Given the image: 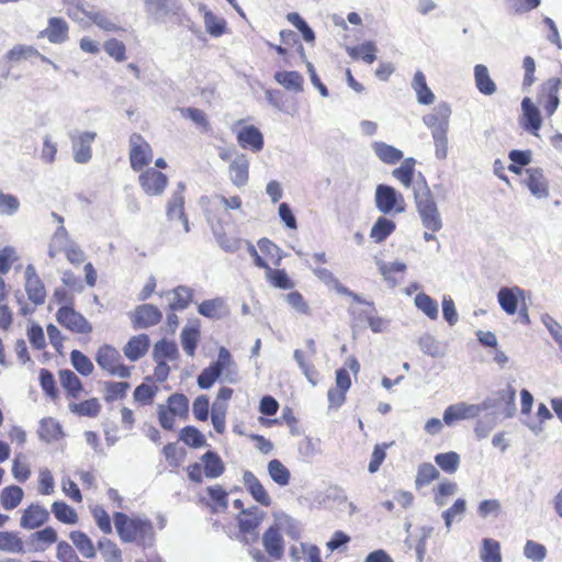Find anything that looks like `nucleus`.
I'll return each mask as SVG.
<instances>
[{
	"label": "nucleus",
	"mask_w": 562,
	"mask_h": 562,
	"mask_svg": "<svg viewBox=\"0 0 562 562\" xmlns=\"http://www.w3.org/2000/svg\"><path fill=\"white\" fill-rule=\"evenodd\" d=\"M149 337L146 334L133 336L124 346L123 352L131 361L140 359L149 348Z\"/></svg>",
	"instance_id": "obj_24"
},
{
	"label": "nucleus",
	"mask_w": 562,
	"mask_h": 562,
	"mask_svg": "<svg viewBox=\"0 0 562 562\" xmlns=\"http://www.w3.org/2000/svg\"><path fill=\"white\" fill-rule=\"evenodd\" d=\"M180 439L192 448L206 446L204 435L194 426H186L180 431Z\"/></svg>",
	"instance_id": "obj_50"
},
{
	"label": "nucleus",
	"mask_w": 562,
	"mask_h": 562,
	"mask_svg": "<svg viewBox=\"0 0 562 562\" xmlns=\"http://www.w3.org/2000/svg\"><path fill=\"white\" fill-rule=\"evenodd\" d=\"M97 137L95 132L85 131L72 136V159L78 164H87L92 158V144Z\"/></svg>",
	"instance_id": "obj_9"
},
{
	"label": "nucleus",
	"mask_w": 562,
	"mask_h": 562,
	"mask_svg": "<svg viewBox=\"0 0 562 562\" xmlns=\"http://www.w3.org/2000/svg\"><path fill=\"white\" fill-rule=\"evenodd\" d=\"M480 558L482 562H502L499 542L491 538H484L482 540Z\"/></svg>",
	"instance_id": "obj_48"
},
{
	"label": "nucleus",
	"mask_w": 562,
	"mask_h": 562,
	"mask_svg": "<svg viewBox=\"0 0 562 562\" xmlns=\"http://www.w3.org/2000/svg\"><path fill=\"white\" fill-rule=\"evenodd\" d=\"M207 495L215 503L216 508L212 510L215 513L217 510L226 512L228 508V494L221 485H213L206 488Z\"/></svg>",
	"instance_id": "obj_57"
},
{
	"label": "nucleus",
	"mask_w": 562,
	"mask_h": 562,
	"mask_svg": "<svg viewBox=\"0 0 562 562\" xmlns=\"http://www.w3.org/2000/svg\"><path fill=\"white\" fill-rule=\"evenodd\" d=\"M351 386L350 375L346 368H339L336 371V387L329 389L327 400L329 408H339L346 401V392Z\"/></svg>",
	"instance_id": "obj_12"
},
{
	"label": "nucleus",
	"mask_w": 562,
	"mask_h": 562,
	"mask_svg": "<svg viewBox=\"0 0 562 562\" xmlns=\"http://www.w3.org/2000/svg\"><path fill=\"white\" fill-rule=\"evenodd\" d=\"M439 475L440 473L434 464L429 462L422 463L417 470L415 485L417 488L428 485L430 482L437 480Z\"/></svg>",
	"instance_id": "obj_49"
},
{
	"label": "nucleus",
	"mask_w": 562,
	"mask_h": 562,
	"mask_svg": "<svg viewBox=\"0 0 562 562\" xmlns=\"http://www.w3.org/2000/svg\"><path fill=\"white\" fill-rule=\"evenodd\" d=\"M168 409L171 414L178 415L180 417L188 416L189 413V400L182 393L171 394L168 400Z\"/></svg>",
	"instance_id": "obj_54"
},
{
	"label": "nucleus",
	"mask_w": 562,
	"mask_h": 562,
	"mask_svg": "<svg viewBox=\"0 0 562 562\" xmlns=\"http://www.w3.org/2000/svg\"><path fill=\"white\" fill-rule=\"evenodd\" d=\"M374 202L376 209L385 215L403 213L406 206L403 194L387 184L376 187Z\"/></svg>",
	"instance_id": "obj_3"
},
{
	"label": "nucleus",
	"mask_w": 562,
	"mask_h": 562,
	"mask_svg": "<svg viewBox=\"0 0 562 562\" xmlns=\"http://www.w3.org/2000/svg\"><path fill=\"white\" fill-rule=\"evenodd\" d=\"M179 357V350L175 341L161 339L154 346L153 358L154 360H175Z\"/></svg>",
	"instance_id": "obj_42"
},
{
	"label": "nucleus",
	"mask_w": 562,
	"mask_h": 562,
	"mask_svg": "<svg viewBox=\"0 0 562 562\" xmlns=\"http://www.w3.org/2000/svg\"><path fill=\"white\" fill-rule=\"evenodd\" d=\"M527 178L525 183L531 194L538 199H546L549 196V184L541 168L526 169Z\"/></svg>",
	"instance_id": "obj_16"
},
{
	"label": "nucleus",
	"mask_w": 562,
	"mask_h": 562,
	"mask_svg": "<svg viewBox=\"0 0 562 562\" xmlns=\"http://www.w3.org/2000/svg\"><path fill=\"white\" fill-rule=\"evenodd\" d=\"M121 358L117 349L110 345H104L99 348L95 361L101 369L108 371L111 375L128 378L131 375V368L122 364Z\"/></svg>",
	"instance_id": "obj_4"
},
{
	"label": "nucleus",
	"mask_w": 562,
	"mask_h": 562,
	"mask_svg": "<svg viewBox=\"0 0 562 562\" xmlns=\"http://www.w3.org/2000/svg\"><path fill=\"white\" fill-rule=\"evenodd\" d=\"M346 50L351 58L362 59L367 64H372L376 59V46L373 42H366L358 46L347 47Z\"/></svg>",
	"instance_id": "obj_44"
},
{
	"label": "nucleus",
	"mask_w": 562,
	"mask_h": 562,
	"mask_svg": "<svg viewBox=\"0 0 562 562\" xmlns=\"http://www.w3.org/2000/svg\"><path fill=\"white\" fill-rule=\"evenodd\" d=\"M286 20L301 32L303 40L306 43H313L315 41L314 31L310 27L307 22L297 12L288 13Z\"/></svg>",
	"instance_id": "obj_52"
},
{
	"label": "nucleus",
	"mask_w": 562,
	"mask_h": 562,
	"mask_svg": "<svg viewBox=\"0 0 562 562\" xmlns=\"http://www.w3.org/2000/svg\"><path fill=\"white\" fill-rule=\"evenodd\" d=\"M72 368L86 376L91 374L94 369L92 361L81 351L75 349H72Z\"/></svg>",
	"instance_id": "obj_63"
},
{
	"label": "nucleus",
	"mask_w": 562,
	"mask_h": 562,
	"mask_svg": "<svg viewBox=\"0 0 562 562\" xmlns=\"http://www.w3.org/2000/svg\"><path fill=\"white\" fill-rule=\"evenodd\" d=\"M524 295V290L518 286L502 288L497 293V300L502 310L508 315H514L518 310V297Z\"/></svg>",
	"instance_id": "obj_23"
},
{
	"label": "nucleus",
	"mask_w": 562,
	"mask_h": 562,
	"mask_svg": "<svg viewBox=\"0 0 562 562\" xmlns=\"http://www.w3.org/2000/svg\"><path fill=\"white\" fill-rule=\"evenodd\" d=\"M243 483L257 503L266 507L271 505V497L269 496L265 486L251 471L247 470L244 472Z\"/></svg>",
	"instance_id": "obj_20"
},
{
	"label": "nucleus",
	"mask_w": 562,
	"mask_h": 562,
	"mask_svg": "<svg viewBox=\"0 0 562 562\" xmlns=\"http://www.w3.org/2000/svg\"><path fill=\"white\" fill-rule=\"evenodd\" d=\"M480 415V407L477 404H468L460 402L449 405L443 412V423L448 426L457 420L472 419Z\"/></svg>",
	"instance_id": "obj_14"
},
{
	"label": "nucleus",
	"mask_w": 562,
	"mask_h": 562,
	"mask_svg": "<svg viewBox=\"0 0 562 562\" xmlns=\"http://www.w3.org/2000/svg\"><path fill=\"white\" fill-rule=\"evenodd\" d=\"M415 306L422 311L427 317L435 321L439 316V307L436 300L428 294L422 292L414 299Z\"/></svg>",
	"instance_id": "obj_43"
},
{
	"label": "nucleus",
	"mask_w": 562,
	"mask_h": 562,
	"mask_svg": "<svg viewBox=\"0 0 562 562\" xmlns=\"http://www.w3.org/2000/svg\"><path fill=\"white\" fill-rule=\"evenodd\" d=\"M59 255H64L67 260L70 261V247L68 245V233L67 229L60 225L55 234L53 235L49 246L48 256L52 259L57 258Z\"/></svg>",
	"instance_id": "obj_21"
},
{
	"label": "nucleus",
	"mask_w": 562,
	"mask_h": 562,
	"mask_svg": "<svg viewBox=\"0 0 562 562\" xmlns=\"http://www.w3.org/2000/svg\"><path fill=\"white\" fill-rule=\"evenodd\" d=\"M184 190L186 184L183 182H179L177 184V190L173 192L167 206V216L169 220L183 217Z\"/></svg>",
	"instance_id": "obj_33"
},
{
	"label": "nucleus",
	"mask_w": 562,
	"mask_h": 562,
	"mask_svg": "<svg viewBox=\"0 0 562 562\" xmlns=\"http://www.w3.org/2000/svg\"><path fill=\"white\" fill-rule=\"evenodd\" d=\"M25 291L29 300L35 305L44 303L46 296L45 288L33 265H27L25 268Z\"/></svg>",
	"instance_id": "obj_15"
},
{
	"label": "nucleus",
	"mask_w": 562,
	"mask_h": 562,
	"mask_svg": "<svg viewBox=\"0 0 562 562\" xmlns=\"http://www.w3.org/2000/svg\"><path fill=\"white\" fill-rule=\"evenodd\" d=\"M412 88L415 91L417 101L420 104L429 105L435 101V94L427 86L426 77L420 70L415 72L412 80Z\"/></svg>",
	"instance_id": "obj_29"
},
{
	"label": "nucleus",
	"mask_w": 562,
	"mask_h": 562,
	"mask_svg": "<svg viewBox=\"0 0 562 562\" xmlns=\"http://www.w3.org/2000/svg\"><path fill=\"white\" fill-rule=\"evenodd\" d=\"M68 24L60 18H50L45 30L41 31L38 37H46L50 43H61L67 38Z\"/></svg>",
	"instance_id": "obj_25"
},
{
	"label": "nucleus",
	"mask_w": 562,
	"mask_h": 562,
	"mask_svg": "<svg viewBox=\"0 0 562 562\" xmlns=\"http://www.w3.org/2000/svg\"><path fill=\"white\" fill-rule=\"evenodd\" d=\"M204 25L206 32L215 37L223 35L226 30V21L222 18H217L211 11L204 13Z\"/></svg>",
	"instance_id": "obj_56"
},
{
	"label": "nucleus",
	"mask_w": 562,
	"mask_h": 562,
	"mask_svg": "<svg viewBox=\"0 0 562 562\" xmlns=\"http://www.w3.org/2000/svg\"><path fill=\"white\" fill-rule=\"evenodd\" d=\"M57 541V533L54 528L46 527L31 535V543L34 551H44L48 546Z\"/></svg>",
	"instance_id": "obj_37"
},
{
	"label": "nucleus",
	"mask_w": 562,
	"mask_h": 562,
	"mask_svg": "<svg viewBox=\"0 0 562 562\" xmlns=\"http://www.w3.org/2000/svg\"><path fill=\"white\" fill-rule=\"evenodd\" d=\"M87 16L100 29L108 32H115L122 30L119 26L117 19L105 11H93L80 8L76 4V10L72 9V21H82Z\"/></svg>",
	"instance_id": "obj_7"
},
{
	"label": "nucleus",
	"mask_w": 562,
	"mask_h": 562,
	"mask_svg": "<svg viewBox=\"0 0 562 562\" xmlns=\"http://www.w3.org/2000/svg\"><path fill=\"white\" fill-rule=\"evenodd\" d=\"M7 58L10 61L20 63L21 60H27L33 57H38L45 63H52L47 57L42 55L34 46L18 44L14 45L8 53Z\"/></svg>",
	"instance_id": "obj_30"
},
{
	"label": "nucleus",
	"mask_w": 562,
	"mask_h": 562,
	"mask_svg": "<svg viewBox=\"0 0 562 562\" xmlns=\"http://www.w3.org/2000/svg\"><path fill=\"white\" fill-rule=\"evenodd\" d=\"M416 160L412 157L404 159L398 168L392 171V176L397 179L405 188H411L414 179Z\"/></svg>",
	"instance_id": "obj_39"
},
{
	"label": "nucleus",
	"mask_w": 562,
	"mask_h": 562,
	"mask_svg": "<svg viewBox=\"0 0 562 562\" xmlns=\"http://www.w3.org/2000/svg\"><path fill=\"white\" fill-rule=\"evenodd\" d=\"M162 318L161 312L153 304L139 305L134 313V327L148 328L157 325Z\"/></svg>",
	"instance_id": "obj_18"
},
{
	"label": "nucleus",
	"mask_w": 562,
	"mask_h": 562,
	"mask_svg": "<svg viewBox=\"0 0 562 562\" xmlns=\"http://www.w3.org/2000/svg\"><path fill=\"white\" fill-rule=\"evenodd\" d=\"M99 550L106 562H122L121 551L111 540L101 539L99 541Z\"/></svg>",
	"instance_id": "obj_60"
},
{
	"label": "nucleus",
	"mask_w": 562,
	"mask_h": 562,
	"mask_svg": "<svg viewBox=\"0 0 562 562\" xmlns=\"http://www.w3.org/2000/svg\"><path fill=\"white\" fill-rule=\"evenodd\" d=\"M49 518V512L40 504H32L24 509L20 525L23 529H36Z\"/></svg>",
	"instance_id": "obj_17"
},
{
	"label": "nucleus",
	"mask_w": 562,
	"mask_h": 562,
	"mask_svg": "<svg viewBox=\"0 0 562 562\" xmlns=\"http://www.w3.org/2000/svg\"><path fill=\"white\" fill-rule=\"evenodd\" d=\"M200 338V329L198 325L186 326L180 335L181 345L186 353L190 357L194 356L198 341Z\"/></svg>",
	"instance_id": "obj_45"
},
{
	"label": "nucleus",
	"mask_w": 562,
	"mask_h": 562,
	"mask_svg": "<svg viewBox=\"0 0 562 562\" xmlns=\"http://www.w3.org/2000/svg\"><path fill=\"white\" fill-rule=\"evenodd\" d=\"M229 178L232 183L237 187H244L249 178V159L245 154H238L229 164Z\"/></svg>",
	"instance_id": "obj_19"
},
{
	"label": "nucleus",
	"mask_w": 562,
	"mask_h": 562,
	"mask_svg": "<svg viewBox=\"0 0 562 562\" xmlns=\"http://www.w3.org/2000/svg\"><path fill=\"white\" fill-rule=\"evenodd\" d=\"M221 375L222 373L211 363L199 374L198 385L202 390H209Z\"/></svg>",
	"instance_id": "obj_64"
},
{
	"label": "nucleus",
	"mask_w": 562,
	"mask_h": 562,
	"mask_svg": "<svg viewBox=\"0 0 562 562\" xmlns=\"http://www.w3.org/2000/svg\"><path fill=\"white\" fill-rule=\"evenodd\" d=\"M171 311H182L189 306L193 297V290L186 285H179L166 293Z\"/></svg>",
	"instance_id": "obj_26"
},
{
	"label": "nucleus",
	"mask_w": 562,
	"mask_h": 562,
	"mask_svg": "<svg viewBox=\"0 0 562 562\" xmlns=\"http://www.w3.org/2000/svg\"><path fill=\"white\" fill-rule=\"evenodd\" d=\"M237 140L243 148H250L255 153L263 147V136L254 125L243 127L237 134Z\"/></svg>",
	"instance_id": "obj_22"
},
{
	"label": "nucleus",
	"mask_w": 562,
	"mask_h": 562,
	"mask_svg": "<svg viewBox=\"0 0 562 562\" xmlns=\"http://www.w3.org/2000/svg\"><path fill=\"white\" fill-rule=\"evenodd\" d=\"M373 150L381 161L389 165H394L402 160L403 151L383 142H375Z\"/></svg>",
	"instance_id": "obj_35"
},
{
	"label": "nucleus",
	"mask_w": 562,
	"mask_h": 562,
	"mask_svg": "<svg viewBox=\"0 0 562 562\" xmlns=\"http://www.w3.org/2000/svg\"><path fill=\"white\" fill-rule=\"evenodd\" d=\"M212 364L223 373L224 370H227L226 380L231 383H234L236 380L234 378H229L228 375L232 373L231 368H235V361L233 360L231 352L225 347H221L218 350L217 360L212 362Z\"/></svg>",
	"instance_id": "obj_55"
},
{
	"label": "nucleus",
	"mask_w": 562,
	"mask_h": 562,
	"mask_svg": "<svg viewBox=\"0 0 562 562\" xmlns=\"http://www.w3.org/2000/svg\"><path fill=\"white\" fill-rule=\"evenodd\" d=\"M139 186L148 195H161L168 184V178L155 168H147L139 175Z\"/></svg>",
	"instance_id": "obj_10"
},
{
	"label": "nucleus",
	"mask_w": 562,
	"mask_h": 562,
	"mask_svg": "<svg viewBox=\"0 0 562 562\" xmlns=\"http://www.w3.org/2000/svg\"><path fill=\"white\" fill-rule=\"evenodd\" d=\"M0 551L8 553H24V543L18 532L0 531Z\"/></svg>",
	"instance_id": "obj_38"
},
{
	"label": "nucleus",
	"mask_w": 562,
	"mask_h": 562,
	"mask_svg": "<svg viewBox=\"0 0 562 562\" xmlns=\"http://www.w3.org/2000/svg\"><path fill=\"white\" fill-rule=\"evenodd\" d=\"M467 510V502L463 498H458L451 507L442 513L446 528L450 530L454 520H461Z\"/></svg>",
	"instance_id": "obj_51"
},
{
	"label": "nucleus",
	"mask_w": 562,
	"mask_h": 562,
	"mask_svg": "<svg viewBox=\"0 0 562 562\" xmlns=\"http://www.w3.org/2000/svg\"><path fill=\"white\" fill-rule=\"evenodd\" d=\"M562 87L560 78H550L541 85L538 103L543 108L548 116L553 115L560 104L559 91Z\"/></svg>",
	"instance_id": "obj_8"
},
{
	"label": "nucleus",
	"mask_w": 562,
	"mask_h": 562,
	"mask_svg": "<svg viewBox=\"0 0 562 562\" xmlns=\"http://www.w3.org/2000/svg\"><path fill=\"white\" fill-rule=\"evenodd\" d=\"M148 16L155 22H166L167 19L179 18L182 9L179 0H144Z\"/></svg>",
	"instance_id": "obj_6"
},
{
	"label": "nucleus",
	"mask_w": 562,
	"mask_h": 562,
	"mask_svg": "<svg viewBox=\"0 0 562 562\" xmlns=\"http://www.w3.org/2000/svg\"><path fill=\"white\" fill-rule=\"evenodd\" d=\"M450 115V105L441 102L435 106L431 113L423 116V123L430 130L431 135L438 132H448Z\"/></svg>",
	"instance_id": "obj_11"
},
{
	"label": "nucleus",
	"mask_w": 562,
	"mask_h": 562,
	"mask_svg": "<svg viewBox=\"0 0 562 562\" xmlns=\"http://www.w3.org/2000/svg\"><path fill=\"white\" fill-rule=\"evenodd\" d=\"M72 544L87 559H91L95 554L92 541L82 532L72 531Z\"/></svg>",
	"instance_id": "obj_59"
},
{
	"label": "nucleus",
	"mask_w": 562,
	"mask_h": 562,
	"mask_svg": "<svg viewBox=\"0 0 562 562\" xmlns=\"http://www.w3.org/2000/svg\"><path fill=\"white\" fill-rule=\"evenodd\" d=\"M474 80L477 90L484 95H492L496 92V83L491 79L488 69L485 65L474 67Z\"/></svg>",
	"instance_id": "obj_31"
},
{
	"label": "nucleus",
	"mask_w": 562,
	"mask_h": 562,
	"mask_svg": "<svg viewBox=\"0 0 562 562\" xmlns=\"http://www.w3.org/2000/svg\"><path fill=\"white\" fill-rule=\"evenodd\" d=\"M104 385V400L108 403L125 397L127 390L131 387L128 382H105Z\"/></svg>",
	"instance_id": "obj_58"
},
{
	"label": "nucleus",
	"mask_w": 562,
	"mask_h": 562,
	"mask_svg": "<svg viewBox=\"0 0 562 562\" xmlns=\"http://www.w3.org/2000/svg\"><path fill=\"white\" fill-rule=\"evenodd\" d=\"M461 458L456 451L437 453L435 456L436 464L446 473H456L459 469Z\"/></svg>",
	"instance_id": "obj_46"
},
{
	"label": "nucleus",
	"mask_w": 562,
	"mask_h": 562,
	"mask_svg": "<svg viewBox=\"0 0 562 562\" xmlns=\"http://www.w3.org/2000/svg\"><path fill=\"white\" fill-rule=\"evenodd\" d=\"M115 529L123 542L139 539L142 543L150 544L154 538L153 524L147 519H131L126 514L116 512L113 516Z\"/></svg>",
	"instance_id": "obj_2"
},
{
	"label": "nucleus",
	"mask_w": 562,
	"mask_h": 562,
	"mask_svg": "<svg viewBox=\"0 0 562 562\" xmlns=\"http://www.w3.org/2000/svg\"><path fill=\"white\" fill-rule=\"evenodd\" d=\"M38 434L46 442L56 441L63 436L61 427L54 418L42 419Z\"/></svg>",
	"instance_id": "obj_47"
},
{
	"label": "nucleus",
	"mask_w": 562,
	"mask_h": 562,
	"mask_svg": "<svg viewBox=\"0 0 562 562\" xmlns=\"http://www.w3.org/2000/svg\"><path fill=\"white\" fill-rule=\"evenodd\" d=\"M153 159L150 145L140 134L134 133L130 137V162L134 171H140Z\"/></svg>",
	"instance_id": "obj_5"
},
{
	"label": "nucleus",
	"mask_w": 562,
	"mask_h": 562,
	"mask_svg": "<svg viewBox=\"0 0 562 562\" xmlns=\"http://www.w3.org/2000/svg\"><path fill=\"white\" fill-rule=\"evenodd\" d=\"M413 195L423 227L430 232H439L443 226L441 213L422 173H419V180L414 183Z\"/></svg>",
	"instance_id": "obj_1"
},
{
	"label": "nucleus",
	"mask_w": 562,
	"mask_h": 562,
	"mask_svg": "<svg viewBox=\"0 0 562 562\" xmlns=\"http://www.w3.org/2000/svg\"><path fill=\"white\" fill-rule=\"evenodd\" d=\"M522 115L519 120L520 126L532 135H538L541 128L542 119L539 109L533 104L529 97H525L521 101Z\"/></svg>",
	"instance_id": "obj_13"
},
{
	"label": "nucleus",
	"mask_w": 562,
	"mask_h": 562,
	"mask_svg": "<svg viewBox=\"0 0 562 562\" xmlns=\"http://www.w3.org/2000/svg\"><path fill=\"white\" fill-rule=\"evenodd\" d=\"M274 80L286 90L294 92L303 91L304 79L297 71H277Z\"/></svg>",
	"instance_id": "obj_34"
},
{
	"label": "nucleus",
	"mask_w": 562,
	"mask_h": 562,
	"mask_svg": "<svg viewBox=\"0 0 562 562\" xmlns=\"http://www.w3.org/2000/svg\"><path fill=\"white\" fill-rule=\"evenodd\" d=\"M418 345L425 355L434 358L440 357L442 355L438 340L429 334L422 336L418 340Z\"/></svg>",
	"instance_id": "obj_61"
},
{
	"label": "nucleus",
	"mask_w": 562,
	"mask_h": 562,
	"mask_svg": "<svg viewBox=\"0 0 562 562\" xmlns=\"http://www.w3.org/2000/svg\"><path fill=\"white\" fill-rule=\"evenodd\" d=\"M268 473L271 480L280 486L289 484L291 473L289 469L278 459H272L268 462Z\"/></svg>",
	"instance_id": "obj_41"
},
{
	"label": "nucleus",
	"mask_w": 562,
	"mask_h": 562,
	"mask_svg": "<svg viewBox=\"0 0 562 562\" xmlns=\"http://www.w3.org/2000/svg\"><path fill=\"white\" fill-rule=\"evenodd\" d=\"M20 209L19 199L9 193L0 191V214L5 216L14 215Z\"/></svg>",
	"instance_id": "obj_62"
},
{
	"label": "nucleus",
	"mask_w": 562,
	"mask_h": 562,
	"mask_svg": "<svg viewBox=\"0 0 562 562\" xmlns=\"http://www.w3.org/2000/svg\"><path fill=\"white\" fill-rule=\"evenodd\" d=\"M201 461L204 463V474L209 479H217L225 471L224 462L220 456L212 450L206 451L201 457Z\"/></svg>",
	"instance_id": "obj_32"
},
{
	"label": "nucleus",
	"mask_w": 562,
	"mask_h": 562,
	"mask_svg": "<svg viewBox=\"0 0 562 562\" xmlns=\"http://www.w3.org/2000/svg\"><path fill=\"white\" fill-rule=\"evenodd\" d=\"M23 490L18 485L7 486L1 491L0 502L4 509L16 508L23 499Z\"/></svg>",
	"instance_id": "obj_40"
},
{
	"label": "nucleus",
	"mask_w": 562,
	"mask_h": 562,
	"mask_svg": "<svg viewBox=\"0 0 562 562\" xmlns=\"http://www.w3.org/2000/svg\"><path fill=\"white\" fill-rule=\"evenodd\" d=\"M262 544L271 558L280 559L283 554V539L276 526L270 527L262 536Z\"/></svg>",
	"instance_id": "obj_27"
},
{
	"label": "nucleus",
	"mask_w": 562,
	"mask_h": 562,
	"mask_svg": "<svg viewBox=\"0 0 562 562\" xmlns=\"http://www.w3.org/2000/svg\"><path fill=\"white\" fill-rule=\"evenodd\" d=\"M198 312L202 316L212 319H220L228 313L223 297L203 301L199 304Z\"/></svg>",
	"instance_id": "obj_28"
},
{
	"label": "nucleus",
	"mask_w": 562,
	"mask_h": 562,
	"mask_svg": "<svg viewBox=\"0 0 562 562\" xmlns=\"http://www.w3.org/2000/svg\"><path fill=\"white\" fill-rule=\"evenodd\" d=\"M395 228L396 225L394 221L380 216L371 228L370 237L375 243H382L395 231Z\"/></svg>",
	"instance_id": "obj_36"
},
{
	"label": "nucleus",
	"mask_w": 562,
	"mask_h": 562,
	"mask_svg": "<svg viewBox=\"0 0 562 562\" xmlns=\"http://www.w3.org/2000/svg\"><path fill=\"white\" fill-rule=\"evenodd\" d=\"M501 400H503L502 414L505 418H510L516 413V390L512 385H507L506 389L499 390Z\"/></svg>",
	"instance_id": "obj_53"
}]
</instances>
